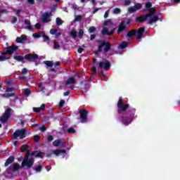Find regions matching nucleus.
<instances>
[{
	"label": "nucleus",
	"instance_id": "nucleus-1",
	"mask_svg": "<svg viewBox=\"0 0 180 180\" xmlns=\"http://www.w3.org/2000/svg\"><path fill=\"white\" fill-rule=\"evenodd\" d=\"M117 115H124L127 113L128 116H122L118 118L120 122H122L124 126H129L131 122L137 117L136 115V108H130L129 103H123V98L120 97L117 103Z\"/></svg>",
	"mask_w": 180,
	"mask_h": 180
},
{
	"label": "nucleus",
	"instance_id": "nucleus-2",
	"mask_svg": "<svg viewBox=\"0 0 180 180\" xmlns=\"http://www.w3.org/2000/svg\"><path fill=\"white\" fill-rule=\"evenodd\" d=\"M13 59L22 64H25V60L26 61H30V63H36V60L39 59V55L34 53L32 54L27 53L24 57L22 56H14Z\"/></svg>",
	"mask_w": 180,
	"mask_h": 180
},
{
	"label": "nucleus",
	"instance_id": "nucleus-3",
	"mask_svg": "<svg viewBox=\"0 0 180 180\" xmlns=\"http://www.w3.org/2000/svg\"><path fill=\"white\" fill-rule=\"evenodd\" d=\"M33 164H34V159L30 158L29 159V152L25 154V156L24 157V159L22 162L21 168H26L30 169L32 167H33Z\"/></svg>",
	"mask_w": 180,
	"mask_h": 180
},
{
	"label": "nucleus",
	"instance_id": "nucleus-4",
	"mask_svg": "<svg viewBox=\"0 0 180 180\" xmlns=\"http://www.w3.org/2000/svg\"><path fill=\"white\" fill-rule=\"evenodd\" d=\"M98 53H102V50L103 47H105L104 48L105 53H108V51L110 50V47H112V45L110 44V43L106 41L98 40Z\"/></svg>",
	"mask_w": 180,
	"mask_h": 180
},
{
	"label": "nucleus",
	"instance_id": "nucleus-5",
	"mask_svg": "<svg viewBox=\"0 0 180 180\" xmlns=\"http://www.w3.org/2000/svg\"><path fill=\"white\" fill-rule=\"evenodd\" d=\"M26 137V130L25 129H17L13 134L14 140H23Z\"/></svg>",
	"mask_w": 180,
	"mask_h": 180
},
{
	"label": "nucleus",
	"instance_id": "nucleus-6",
	"mask_svg": "<svg viewBox=\"0 0 180 180\" xmlns=\"http://www.w3.org/2000/svg\"><path fill=\"white\" fill-rule=\"evenodd\" d=\"M78 113L80 116L77 117V120H80L81 123H86V122H88V110L81 109L79 110Z\"/></svg>",
	"mask_w": 180,
	"mask_h": 180
},
{
	"label": "nucleus",
	"instance_id": "nucleus-7",
	"mask_svg": "<svg viewBox=\"0 0 180 180\" xmlns=\"http://www.w3.org/2000/svg\"><path fill=\"white\" fill-rule=\"evenodd\" d=\"M12 112V108H8L6 109L3 115L0 117L1 123L5 124L9 120V117H11V114Z\"/></svg>",
	"mask_w": 180,
	"mask_h": 180
},
{
	"label": "nucleus",
	"instance_id": "nucleus-8",
	"mask_svg": "<svg viewBox=\"0 0 180 180\" xmlns=\"http://www.w3.org/2000/svg\"><path fill=\"white\" fill-rule=\"evenodd\" d=\"M97 65L100 70H105V71H109L110 70V62L108 60L97 63Z\"/></svg>",
	"mask_w": 180,
	"mask_h": 180
},
{
	"label": "nucleus",
	"instance_id": "nucleus-9",
	"mask_svg": "<svg viewBox=\"0 0 180 180\" xmlns=\"http://www.w3.org/2000/svg\"><path fill=\"white\" fill-rule=\"evenodd\" d=\"M80 88L83 94H86L89 88H91V82L88 80L81 82Z\"/></svg>",
	"mask_w": 180,
	"mask_h": 180
},
{
	"label": "nucleus",
	"instance_id": "nucleus-10",
	"mask_svg": "<svg viewBox=\"0 0 180 180\" xmlns=\"http://www.w3.org/2000/svg\"><path fill=\"white\" fill-rule=\"evenodd\" d=\"M6 49V50L4 52L5 54H9L10 56H12L15 51H18V50H19V46L15 44H12L11 46H7Z\"/></svg>",
	"mask_w": 180,
	"mask_h": 180
},
{
	"label": "nucleus",
	"instance_id": "nucleus-11",
	"mask_svg": "<svg viewBox=\"0 0 180 180\" xmlns=\"http://www.w3.org/2000/svg\"><path fill=\"white\" fill-rule=\"evenodd\" d=\"M145 32H146L145 27H139L138 30H136V39L140 40L143 39V34H144Z\"/></svg>",
	"mask_w": 180,
	"mask_h": 180
},
{
	"label": "nucleus",
	"instance_id": "nucleus-12",
	"mask_svg": "<svg viewBox=\"0 0 180 180\" xmlns=\"http://www.w3.org/2000/svg\"><path fill=\"white\" fill-rule=\"evenodd\" d=\"M50 16H51V13L46 12L41 15V22L44 23H49L50 20Z\"/></svg>",
	"mask_w": 180,
	"mask_h": 180
},
{
	"label": "nucleus",
	"instance_id": "nucleus-13",
	"mask_svg": "<svg viewBox=\"0 0 180 180\" xmlns=\"http://www.w3.org/2000/svg\"><path fill=\"white\" fill-rule=\"evenodd\" d=\"M148 18V15H144L141 16H137L135 18V22L136 23H143L147 20V18Z\"/></svg>",
	"mask_w": 180,
	"mask_h": 180
},
{
	"label": "nucleus",
	"instance_id": "nucleus-14",
	"mask_svg": "<svg viewBox=\"0 0 180 180\" xmlns=\"http://www.w3.org/2000/svg\"><path fill=\"white\" fill-rule=\"evenodd\" d=\"M108 30H109L108 27L103 28L102 34H103V36H106V34L108 36H112V34L115 33V29H112L110 32H108Z\"/></svg>",
	"mask_w": 180,
	"mask_h": 180
},
{
	"label": "nucleus",
	"instance_id": "nucleus-15",
	"mask_svg": "<svg viewBox=\"0 0 180 180\" xmlns=\"http://www.w3.org/2000/svg\"><path fill=\"white\" fill-rule=\"evenodd\" d=\"M124 30H126V22L124 21H121L118 26L117 33H122Z\"/></svg>",
	"mask_w": 180,
	"mask_h": 180
},
{
	"label": "nucleus",
	"instance_id": "nucleus-16",
	"mask_svg": "<svg viewBox=\"0 0 180 180\" xmlns=\"http://www.w3.org/2000/svg\"><path fill=\"white\" fill-rule=\"evenodd\" d=\"M53 146L54 147H58L59 146H61V147L64 148V147H65V143L64 142L61 141L60 139H57L53 142Z\"/></svg>",
	"mask_w": 180,
	"mask_h": 180
},
{
	"label": "nucleus",
	"instance_id": "nucleus-17",
	"mask_svg": "<svg viewBox=\"0 0 180 180\" xmlns=\"http://www.w3.org/2000/svg\"><path fill=\"white\" fill-rule=\"evenodd\" d=\"M75 77H76V76H72V77H69L66 81V85H72V84H75V82H76Z\"/></svg>",
	"mask_w": 180,
	"mask_h": 180
},
{
	"label": "nucleus",
	"instance_id": "nucleus-18",
	"mask_svg": "<svg viewBox=\"0 0 180 180\" xmlns=\"http://www.w3.org/2000/svg\"><path fill=\"white\" fill-rule=\"evenodd\" d=\"M13 161H15V158L13 156L8 157V158L6 160L4 167H8V165H10V164H12Z\"/></svg>",
	"mask_w": 180,
	"mask_h": 180
},
{
	"label": "nucleus",
	"instance_id": "nucleus-19",
	"mask_svg": "<svg viewBox=\"0 0 180 180\" xmlns=\"http://www.w3.org/2000/svg\"><path fill=\"white\" fill-rule=\"evenodd\" d=\"M67 153V150H52V154H55V155H60V154H65Z\"/></svg>",
	"mask_w": 180,
	"mask_h": 180
},
{
	"label": "nucleus",
	"instance_id": "nucleus-20",
	"mask_svg": "<svg viewBox=\"0 0 180 180\" xmlns=\"http://www.w3.org/2000/svg\"><path fill=\"white\" fill-rule=\"evenodd\" d=\"M136 34L137 30H131L127 33V37H133V36H136Z\"/></svg>",
	"mask_w": 180,
	"mask_h": 180
},
{
	"label": "nucleus",
	"instance_id": "nucleus-21",
	"mask_svg": "<svg viewBox=\"0 0 180 180\" xmlns=\"http://www.w3.org/2000/svg\"><path fill=\"white\" fill-rule=\"evenodd\" d=\"M158 17L157 15H154L153 18L149 19L148 22H147V25H153V23H155V22H158Z\"/></svg>",
	"mask_w": 180,
	"mask_h": 180
},
{
	"label": "nucleus",
	"instance_id": "nucleus-22",
	"mask_svg": "<svg viewBox=\"0 0 180 180\" xmlns=\"http://www.w3.org/2000/svg\"><path fill=\"white\" fill-rule=\"evenodd\" d=\"M24 23L25 25H27L28 30H33V27L32 26V23H30V20L25 19Z\"/></svg>",
	"mask_w": 180,
	"mask_h": 180
},
{
	"label": "nucleus",
	"instance_id": "nucleus-23",
	"mask_svg": "<svg viewBox=\"0 0 180 180\" xmlns=\"http://www.w3.org/2000/svg\"><path fill=\"white\" fill-rule=\"evenodd\" d=\"M127 46H129V43L124 41L119 45L118 49H121V50H123L124 49H127Z\"/></svg>",
	"mask_w": 180,
	"mask_h": 180
},
{
	"label": "nucleus",
	"instance_id": "nucleus-24",
	"mask_svg": "<svg viewBox=\"0 0 180 180\" xmlns=\"http://www.w3.org/2000/svg\"><path fill=\"white\" fill-rule=\"evenodd\" d=\"M70 36H72L73 39H77V37H78V32H77V30H72L70 32Z\"/></svg>",
	"mask_w": 180,
	"mask_h": 180
},
{
	"label": "nucleus",
	"instance_id": "nucleus-25",
	"mask_svg": "<svg viewBox=\"0 0 180 180\" xmlns=\"http://www.w3.org/2000/svg\"><path fill=\"white\" fill-rule=\"evenodd\" d=\"M148 11H149V13L146 14V15H148V18H151V16L153 15H154V13H155V12H156L155 8H150V9H149Z\"/></svg>",
	"mask_w": 180,
	"mask_h": 180
},
{
	"label": "nucleus",
	"instance_id": "nucleus-26",
	"mask_svg": "<svg viewBox=\"0 0 180 180\" xmlns=\"http://www.w3.org/2000/svg\"><path fill=\"white\" fill-rule=\"evenodd\" d=\"M20 148L21 153H25V151H26L27 153V151H29V150H27V148H29V146H27V145H22Z\"/></svg>",
	"mask_w": 180,
	"mask_h": 180
},
{
	"label": "nucleus",
	"instance_id": "nucleus-27",
	"mask_svg": "<svg viewBox=\"0 0 180 180\" xmlns=\"http://www.w3.org/2000/svg\"><path fill=\"white\" fill-rule=\"evenodd\" d=\"M68 133H70V134H75L77 131H75V129L74 127H71L69 129H67Z\"/></svg>",
	"mask_w": 180,
	"mask_h": 180
},
{
	"label": "nucleus",
	"instance_id": "nucleus-28",
	"mask_svg": "<svg viewBox=\"0 0 180 180\" xmlns=\"http://www.w3.org/2000/svg\"><path fill=\"white\" fill-rule=\"evenodd\" d=\"M9 58H6V53H2L1 56H0V61H5V60H8Z\"/></svg>",
	"mask_w": 180,
	"mask_h": 180
},
{
	"label": "nucleus",
	"instance_id": "nucleus-29",
	"mask_svg": "<svg viewBox=\"0 0 180 180\" xmlns=\"http://www.w3.org/2000/svg\"><path fill=\"white\" fill-rule=\"evenodd\" d=\"M19 168H20L19 163H15L13 167V172H16V171H19Z\"/></svg>",
	"mask_w": 180,
	"mask_h": 180
},
{
	"label": "nucleus",
	"instance_id": "nucleus-30",
	"mask_svg": "<svg viewBox=\"0 0 180 180\" xmlns=\"http://www.w3.org/2000/svg\"><path fill=\"white\" fill-rule=\"evenodd\" d=\"M44 64H45L46 67H50V68H53V63L50 60L44 61Z\"/></svg>",
	"mask_w": 180,
	"mask_h": 180
},
{
	"label": "nucleus",
	"instance_id": "nucleus-31",
	"mask_svg": "<svg viewBox=\"0 0 180 180\" xmlns=\"http://www.w3.org/2000/svg\"><path fill=\"white\" fill-rule=\"evenodd\" d=\"M12 96H15V94L6 93V94H2L3 98H11Z\"/></svg>",
	"mask_w": 180,
	"mask_h": 180
},
{
	"label": "nucleus",
	"instance_id": "nucleus-32",
	"mask_svg": "<svg viewBox=\"0 0 180 180\" xmlns=\"http://www.w3.org/2000/svg\"><path fill=\"white\" fill-rule=\"evenodd\" d=\"M33 169L37 172H41V169H43V166H41V165H39L37 167L33 168Z\"/></svg>",
	"mask_w": 180,
	"mask_h": 180
},
{
	"label": "nucleus",
	"instance_id": "nucleus-33",
	"mask_svg": "<svg viewBox=\"0 0 180 180\" xmlns=\"http://www.w3.org/2000/svg\"><path fill=\"white\" fill-rule=\"evenodd\" d=\"M82 20V15H75V22H81Z\"/></svg>",
	"mask_w": 180,
	"mask_h": 180
},
{
	"label": "nucleus",
	"instance_id": "nucleus-34",
	"mask_svg": "<svg viewBox=\"0 0 180 180\" xmlns=\"http://www.w3.org/2000/svg\"><path fill=\"white\" fill-rule=\"evenodd\" d=\"M153 4L151 2H148L146 4V8L149 11L150 9H152L153 8Z\"/></svg>",
	"mask_w": 180,
	"mask_h": 180
},
{
	"label": "nucleus",
	"instance_id": "nucleus-35",
	"mask_svg": "<svg viewBox=\"0 0 180 180\" xmlns=\"http://www.w3.org/2000/svg\"><path fill=\"white\" fill-rule=\"evenodd\" d=\"M134 7L136 11H139L143 8V5H141V4H136Z\"/></svg>",
	"mask_w": 180,
	"mask_h": 180
},
{
	"label": "nucleus",
	"instance_id": "nucleus-36",
	"mask_svg": "<svg viewBox=\"0 0 180 180\" xmlns=\"http://www.w3.org/2000/svg\"><path fill=\"white\" fill-rule=\"evenodd\" d=\"M56 25H57V26H61V25H63V20H61V18H56Z\"/></svg>",
	"mask_w": 180,
	"mask_h": 180
},
{
	"label": "nucleus",
	"instance_id": "nucleus-37",
	"mask_svg": "<svg viewBox=\"0 0 180 180\" xmlns=\"http://www.w3.org/2000/svg\"><path fill=\"white\" fill-rule=\"evenodd\" d=\"M104 26H109L110 25H112V20L108 19L105 20L103 23Z\"/></svg>",
	"mask_w": 180,
	"mask_h": 180
},
{
	"label": "nucleus",
	"instance_id": "nucleus-38",
	"mask_svg": "<svg viewBox=\"0 0 180 180\" xmlns=\"http://www.w3.org/2000/svg\"><path fill=\"white\" fill-rule=\"evenodd\" d=\"M57 32H58V30L57 28L50 30V34L52 35L56 34Z\"/></svg>",
	"mask_w": 180,
	"mask_h": 180
},
{
	"label": "nucleus",
	"instance_id": "nucleus-39",
	"mask_svg": "<svg viewBox=\"0 0 180 180\" xmlns=\"http://www.w3.org/2000/svg\"><path fill=\"white\" fill-rule=\"evenodd\" d=\"M28 153H29V157H30V155L33 157V155H36L37 154V150L32 151V153H30V150H27L26 154H27Z\"/></svg>",
	"mask_w": 180,
	"mask_h": 180
},
{
	"label": "nucleus",
	"instance_id": "nucleus-40",
	"mask_svg": "<svg viewBox=\"0 0 180 180\" xmlns=\"http://www.w3.org/2000/svg\"><path fill=\"white\" fill-rule=\"evenodd\" d=\"M122 12V10H120V8H115L113 10V13H115V15H118V13H120Z\"/></svg>",
	"mask_w": 180,
	"mask_h": 180
},
{
	"label": "nucleus",
	"instance_id": "nucleus-41",
	"mask_svg": "<svg viewBox=\"0 0 180 180\" xmlns=\"http://www.w3.org/2000/svg\"><path fill=\"white\" fill-rule=\"evenodd\" d=\"M128 11L129 13H134V12H136V10L134 6H131L129 8Z\"/></svg>",
	"mask_w": 180,
	"mask_h": 180
},
{
	"label": "nucleus",
	"instance_id": "nucleus-42",
	"mask_svg": "<svg viewBox=\"0 0 180 180\" xmlns=\"http://www.w3.org/2000/svg\"><path fill=\"white\" fill-rule=\"evenodd\" d=\"M64 105H65V101H64V100H60V103H59V105H58V107H59L60 108H63V107H64Z\"/></svg>",
	"mask_w": 180,
	"mask_h": 180
},
{
	"label": "nucleus",
	"instance_id": "nucleus-43",
	"mask_svg": "<svg viewBox=\"0 0 180 180\" xmlns=\"http://www.w3.org/2000/svg\"><path fill=\"white\" fill-rule=\"evenodd\" d=\"M32 94V91H30V89H25V96H29Z\"/></svg>",
	"mask_w": 180,
	"mask_h": 180
},
{
	"label": "nucleus",
	"instance_id": "nucleus-44",
	"mask_svg": "<svg viewBox=\"0 0 180 180\" xmlns=\"http://www.w3.org/2000/svg\"><path fill=\"white\" fill-rule=\"evenodd\" d=\"M53 49L58 50V49H60V44L56 41H53Z\"/></svg>",
	"mask_w": 180,
	"mask_h": 180
},
{
	"label": "nucleus",
	"instance_id": "nucleus-45",
	"mask_svg": "<svg viewBox=\"0 0 180 180\" xmlns=\"http://www.w3.org/2000/svg\"><path fill=\"white\" fill-rule=\"evenodd\" d=\"M95 32H96V27H91L89 29V32H90V33H95Z\"/></svg>",
	"mask_w": 180,
	"mask_h": 180
},
{
	"label": "nucleus",
	"instance_id": "nucleus-46",
	"mask_svg": "<svg viewBox=\"0 0 180 180\" xmlns=\"http://www.w3.org/2000/svg\"><path fill=\"white\" fill-rule=\"evenodd\" d=\"M43 153L41 152H37V154L35 155L36 158H43L42 155Z\"/></svg>",
	"mask_w": 180,
	"mask_h": 180
},
{
	"label": "nucleus",
	"instance_id": "nucleus-47",
	"mask_svg": "<svg viewBox=\"0 0 180 180\" xmlns=\"http://www.w3.org/2000/svg\"><path fill=\"white\" fill-rule=\"evenodd\" d=\"M53 140H54V137H53L52 135H49L47 136V141H49V143H51V141H53Z\"/></svg>",
	"mask_w": 180,
	"mask_h": 180
},
{
	"label": "nucleus",
	"instance_id": "nucleus-48",
	"mask_svg": "<svg viewBox=\"0 0 180 180\" xmlns=\"http://www.w3.org/2000/svg\"><path fill=\"white\" fill-rule=\"evenodd\" d=\"M33 37H34L35 39H40V37H41V34L34 33Z\"/></svg>",
	"mask_w": 180,
	"mask_h": 180
},
{
	"label": "nucleus",
	"instance_id": "nucleus-49",
	"mask_svg": "<svg viewBox=\"0 0 180 180\" xmlns=\"http://www.w3.org/2000/svg\"><path fill=\"white\" fill-rule=\"evenodd\" d=\"M18 22V18L15 17V16H13L11 18V23H16Z\"/></svg>",
	"mask_w": 180,
	"mask_h": 180
},
{
	"label": "nucleus",
	"instance_id": "nucleus-50",
	"mask_svg": "<svg viewBox=\"0 0 180 180\" xmlns=\"http://www.w3.org/2000/svg\"><path fill=\"white\" fill-rule=\"evenodd\" d=\"M20 37L21 38V40H22V42L25 41V40H27V36L25 34L21 35Z\"/></svg>",
	"mask_w": 180,
	"mask_h": 180
},
{
	"label": "nucleus",
	"instance_id": "nucleus-51",
	"mask_svg": "<svg viewBox=\"0 0 180 180\" xmlns=\"http://www.w3.org/2000/svg\"><path fill=\"white\" fill-rule=\"evenodd\" d=\"M39 140H40V136L39 135L34 136V141L37 142Z\"/></svg>",
	"mask_w": 180,
	"mask_h": 180
},
{
	"label": "nucleus",
	"instance_id": "nucleus-52",
	"mask_svg": "<svg viewBox=\"0 0 180 180\" xmlns=\"http://www.w3.org/2000/svg\"><path fill=\"white\" fill-rule=\"evenodd\" d=\"M34 27L37 28L38 30H40V29H41V25H40V23L37 22L35 25Z\"/></svg>",
	"mask_w": 180,
	"mask_h": 180
},
{
	"label": "nucleus",
	"instance_id": "nucleus-53",
	"mask_svg": "<svg viewBox=\"0 0 180 180\" xmlns=\"http://www.w3.org/2000/svg\"><path fill=\"white\" fill-rule=\"evenodd\" d=\"M16 43H23V41L22 40V39L20 38V37H18L15 39Z\"/></svg>",
	"mask_w": 180,
	"mask_h": 180
},
{
	"label": "nucleus",
	"instance_id": "nucleus-54",
	"mask_svg": "<svg viewBox=\"0 0 180 180\" xmlns=\"http://www.w3.org/2000/svg\"><path fill=\"white\" fill-rule=\"evenodd\" d=\"M42 37H44V40H46L47 41H50V37L46 34H43Z\"/></svg>",
	"mask_w": 180,
	"mask_h": 180
},
{
	"label": "nucleus",
	"instance_id": "nucleus-55",
	"mask_svg": "<svg viewBox=\"0 0 180 180\" xmlns=\"http://www.w3.org/2000/svg\"><path fill=\"white\" fill-rule=\"evenodd\" d=\"M82 36H84V30H79V37H82Z\"/></svg>",
	"mask_w": 180,
	"mask_h": 180
},
{
	"label": "nucleus",
	"instance_id": "nucleus-56",
	"mask_svg": "<svg viewBox=\"0 0 180 180\" xmlns=\"http://www.w3.org/2000/svg\"><path fill=\"white\" fill-rule=\"evenodd\" d=\"M39 129L41 130V131H42L43 133H44V131H46V130H47V128H46V127L44 126H41Z\"/></svg>",
	"mask_w": 180,
	"mask_h": 180
},
{
	"label": "nucleus",
	"instance_id": "nucleus-57",
	"mask_svg": "<svg viewBox=\"0 0 180 180\" xmlns=\"http://www.w3.org/2000/svg\"><path fill=\"white\" fill-rule=\"evenodd\" d=\"M34 112L36 113H40V108H33Z\"/></svg>",
	"mask_w": 180,
	"mask_h": 180
},
{
	"label": "nucleus",
	"instance_id": "nucleus-58",
	"mask_svg": "<svg viewBox=\"0 0 180 180\" xmlns=\"http://www.w3.org/2000/svg\"><path fill=\"white\" fill-rule=\"evenodd\" d=\"M130 4H131V1L130 0L124 1V5H126V6H129V5H130Z\"/></svg>",
	"mask_w": 180,
	"mask_h": 180
},
{
	"label": "nucleus",
	"instance_id": "nucleus-59",
	"mask_svg": "<svg viewBox=\"0 0 180 180\" xmlns=\"http://www.w3.org/2000/svg\"><path fill=\"white\" fill-rule=\"evenodd\" d=\"M60 65H61V63H60V61H56L54 64L55 68L60 67Z\"/></svg>",
	"mask_w": 180,
	"mask_h": 180
},
{
	"label": "nucleus",
	"instance_id": "nucleus-60",
	"mask_svg": "<svg viewBox=\"0 0 180 180\" xmlns=\"http://www.w3.org/2000/svg\"><path fill=\"white\" fill-rule=\"evenodd\" d=\"M73 9L75 11H79V7L77 4H73Z\"/></svg>",
	"mask_w": 180,
	"mask_h": 180
},
{
	"label": "nucleus",
	"instance_id": "nucleus-61",
	"mask_svg": "<svg viewBox=\"0 0 180 180\" xmlns=\"http://www.w3.org/2000/svg\"><path fill=\"white\" fill-rule=\"evenodd\" d=\"M6 92H13V87H8V88L6 89Z\"/></svg>",
	"mask_w": 180,
	"mask_h": 180
},
{
	"label": "nucleus",
	"instance_id": "nucleus-62",
	"mask_svg": "<svg viewBox=\"0 0 180 180\" xmlns=\"http://www.w3.org/2000/svg\"><path fill=\"white\" fill-rule=\"evenodd\" d=\"M84 51V49H82V47H79L77 49V53H79V54H82V53Z\"/></svg>",
	"mask_w": 180,
	"mask_h": 180
},
{
	"label": "nucleus",
	"instance_id": "nucleus-63",
	"mask_svg": "<svg viewBox=\"0 0 180 180\" xmlns=\"http://www.w3.org/2000/svg\"><path fill=\"white\" fill-rule=\"evenodd\" d=\"M22 74H27V69L26 68H24L22 70Z\"/></svg>",
	"mask_w": 180,
	"mask_h": 180
},
{
	"label": "nucleus",
	"instance_id": "nucleus-64",
	"mask_svg": "<svg viewBox=\"0 0 180 180\" xmlns=\"http://www.w3.org/2000/svg\"><path fill=\"white\" fill-rule=\"evenodd\" d=\"M108 16H109V11H105V13L104 14L105 19H106V18H108Z\"/></svg>",
	"mask_w": 180,
	"mask_h": 180
}]
</instances>
